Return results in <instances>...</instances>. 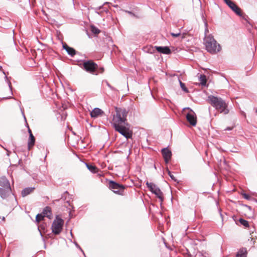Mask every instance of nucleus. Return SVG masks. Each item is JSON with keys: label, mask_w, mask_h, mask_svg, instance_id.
Returning <instances> with one entry per match:
<instances>
[{"label": "nucleus", "mask_w": 257, "mask_h": 257, "mask_svg": "<svg viewBox=\"0 0 257 257\" xmlns=\"http://www.w3.org/2000/svg\"><path fill=\"white\" fill-rule=\"evenodd\" d=\"M208 100L211 105L220 113L224 114L228 113L229 110L227 109V104L221 98L210 95L208 97Z\"/></svg>", "instance_id": "f257e3e1"}, {"label": "nucleus", "mask_w": 257, "mask_h": 257, "mask_svg": "<svg viewBox=\"0 0 257 257\" xmlns=\"http://www.w3.org/2000/svg\"><path fill=\"white\" fill-rule=\"evenodd\" d=\"M204 44L206 50L211 54H216L221 49L220 45L217 43L211 35L204 37Z\"/></svg>", "instance_id": "f03ea898"}, {"label": "nucleus", "mask_w": 257, "mask_h": 257, "mask_svg": "<svg viewBox=\"0 0 257 257\" xmlns=\"http://www.w3.org/2000/svg\"><path fill=\"white\" fill-rule=\"evenodd\" d=\"M115 114H113L112 124L113 126L119 124H125L126 122V116L127 112L125 109L115 107Z\"/></svg>", "instance_id": "7ed1b4c3"}, {"label": "nucleus", "mask_w": 257, "mask_h": 257, "mask_svg": "<svg viewBox=\"0 0 257 257\" xmlns=\"http://www.w3.org/2000/svg\"><path fill=\"white\" fill-rule=\"evenodd\" d=\"M11 188L9 180L5 177L0 178V196L6 198L11 193Z\"/></svg>", "instance_id": "20e7f679"}, {"label": "nucleus", "mask_w": 257, "mask_h": 257, "mask_svg": "<svg viewBox=\"0 0 257 257\" xmlns=\"http://www.w3.org/2000/svg\"><path fill=\"white\" fill-rule=\"evenodd\" d=\"M113 126L116 131L123 136L126 139L132 138V132L130 130V126L128 123H126L125 124H122Z\"/></svg>", "instance_id": "39448f33"}, {"label": "nucleus", "mask_w": 257, "mask_h": 257, "mask_svg": "<svg viewBox=\"0 0 257 257\" xmlns=\"http://www.w3.org/2000/svg\"><path fill=\"white\" fill-rule=\"evenodd\" d=\"M64 221L62 219L57 216L53 221L52 225V230L55 234H59L62 231Z\"/></svg>", "instance_id": "423d86ee"}, {"label": "nucleus", "mask_w": 257, "mask_h": 257, "mask_svg": "<svg viewBox=\"0 0 257 257\" xmlns=\"http://www.w3.org/2000/svg\"><path fill=\"white\" fill-rule=\"evenodd\" d=\"M109 188L115 193L118 195H123L125 186L118 184L114 181H110Z\"/></svg>", "instance_id": "0eeeda50"}, {"label": "nucleus", "mask_w": 257, "mask_h": 257, "mask_svg": "<svg viewBox=\"0 0 257 257\" xmlns=\"http://www.w3.org/2000/svg\"><path fill=\"white\" fill-rule=\"evenodd\" d=\"M146 185L149 188V190L154 194H155L161 200L163 201V193L160 189V188L155 184L153 183H149L147 182Z\"/></svg>", "instance_id": "6e6552de"}, {"label": "nucleus", "mask_w": 257, "mask_h": 257, "mask_svg": "<svg viewBox=\"0 0 257 257\" xmlns=\"http://www.w3.org/2000/svg\"><path fill=\"white\" fill-rule=\"evenodd\" d=\"M83 67L87 72L90 73H94L98 68L97 65L92 60L84 62Z\"/></svg>", "instance_id": "1a4fd4ad"}, {"label": "nucleus", "mask_w": 257, "mask_h": 257, "mask_svg": "<svg viewBox=\"0 0 257 257\" xmlns=\"http://www.w3.org/2000/svg\"><path fill=\"white\" fill-rule=\"evenodd\" d=\"M225 4L238 16H241L240 8L233 2L230 0H224Z\"/></svg>", "instance_id": "9d476101"}, {"label": "nucleus", "mask_w": 257, "mask_h": 257, "mask_svg": "<svg viewBox=\"0 0 257 257\" xmlns=\"http://www.w3.org/2000/svg\"><path fill=\"white\" fill-rule=\"evenodd\" d=\"M186 118L190 124L193 126H195L197 122V118L195 112L192 110H190V112L186 115Z\"/></svg>", "instance_id": "9b49d317"}, {"label": "nucleus", "mask_w": 257, "mask_h": 257, "mask_svg": "<svg viewBox=\"0 0 257 257\" xmlns=\"http://www.w3.org/2000/svg\"><path fill=\"white\" fill-rule=\"evenodd\" d=\"M162 153L165 163H168L171 158V152L167 148H166L162 150Z\"/></svg>", "instance_id": "f8f14e48"}, {"label": "nucleus", "mask_w": 257, "mask_h": 257, "mask_svg": "<svg viewBox=\"0 0 257 257\" xmlns=\"http://www.w3.org/2000/svg\"><path fill=\"white\" fill-rule=\"evenodd\" d=\"M155 48L157 51L160 53L165 54H169L171 53V50L168 47L156 46Z\"/></svg>", "instance_id": "ddd939ff"}, {"label": "nucleus", "mask_w": 257, "mask_h": 257, "mask_svg": "<svg viewBox=\"0 0 257 257\" xmlns=\"http://www.w3.org/2000/svg\"><path fill=\"white\" fill-rule=\"evenodd\" d=\"M103 113V111L99 108H95L90 112V116L91 117H97L98 116L102 115Z\"/></svg>", "instance_id": "4468645a"}, {"label": "nucleus", "mask_w": 257, "mask_h": 257, "mask_svg": "<svg viewBox=\"0 0 257 257\" xmlns=\"http://www.w3.org/2000/svg\"><path fill=\"white\" fill-rule=\"evenodd\" d=\"M247 251L246 248L241 247L237 252L235 257H247Z\"/></svg>", "instance_id": "2eb2a0df"}, {"label": "nucleus", "mask_w": 257, "mask_h": 257, "mask_svg": "<svg viewBox=\"0 0 257 257\" xmlns=\"http://www.w3.org/2000/svg\"><path fill=\"white\" fill-rule=\"evenodd\" d=\"M43 216L47 217L48 218H50L52 215L51 213V209L50 207L47 206L46 207L43 211Z\"/></svg>", "instance_id": "dca6fc26"}, {"label": "nucleus", "mask_w": 257, "mask_h": 257, "mask_svg": "<svg viewBox=\"0 0 257 257\" xmlns=\"http://www.w3.org/2000/svg\"><path fill=\"white\" fill-rule=\"evenodd\" d=\"M63 48L65 49L68 54L71 56H73L76 54L75 50L67 45H63Z\"/></svg>", "instance_id": "f3484780"}, {"label": "nucleus", "mask_w": 257, "mask_h": 257, "mask_svg": "<svg viewBox=\"0 0 257 257\" xmlns=\"http://www.w3.org/2000/svg\"><path fill=\"white\" fill-rule=\"evenodd\" d=\"M35 142V139L32 134H30L28 141V148L30 150L34 145Z\"/></svg>", "instance_id": "a211bd4d"}, {"label": "nucleus", "mask_w": 257, "mask_h": 257, "mask_svg": "<svg viewBox=\"0 0 257 257\" xmlns=\"http://www.w3.org/2000/svg\"><path fill=\"white\" fill-rule=\"evenodd\" d=\"M34 190V188H27L23 189L22 191V195L23 197L26 196L31 193Z\"/></svg>", "instance_id": "6ab92c4d"}, {"label": "nucleus", "mask_w": 257, "mask_h": 257, "mask_svg": "<svg viewBox=\"0 0 257 257\" xmlns=\"http://www.w3.org/2000/svg\"><path fill=\"white\" fill-rule=\"evenodd\" d=\"M200 84L201 86H205L206 84V78L204 75H200L199 77Z\"/></svg>", "instance_id": "aec40b11"}, {"label": "nucleus", "mask_w": 257, "mask_h": 257, "mask_svg": "<svg viewBox=\"0 0 257 257\" xmlns=\"http://www.w3.org/2000/svg\"><path fill=\"white\" fill-rule=\"evenodd\" d=\"M86 165L89 171L91 172L95 173L97 170V168L92 165H89L88 164H86Z\"/></svg>", "instance_id": "412c9836"}, {"label": "nucleus", "mask_w": 257, "mask_h": 257, "mask_svg": "<svg viewBox=\"0 0 257 257\" xmlns=\"http://www.w3.org/2000/svg\"><path fill=\"white\" fill-rule=\"evenodd\" d=\"M239 221L240 223V224H241L244 227H248L249 226V223L247 221H246L242 218H240L239 220Z\"/></svg>", "instance_id": "4be33fe9"}, {"label": "nucleus", "mask_w": 257, "mask_h": 257, "mask_svg": "<svg viewBox=\"0 0 257 257\" xmlns=\"http://www.w3.org/2000/svg\"><path fill=\"white\" fill-rule=\"evenodd\" d=\"M44 216L42 214H38L37 215L36 217V221L38 223L40 221L43 219Z\"/></svg>", "instance_id": "5701e85b"}, {"label": "nucleus", "mask_w": 257, "mask_h": 257, "mask_svg": "<svg viewBox=\"0 0 257 257\" xmlns=\"http://www.w3.org/2000/svg\"><path fill=\"white\" fill-rule=\"evenodd\" d=\"M179 82H180V86H181V88H182V89L185 92H188V89L187 88V87L185 86V85L184 83H183L182 81H181L180 80L179 81Z\"/></svg>", "instance_id": "b1692460"}, {"label": "nucleus", "mask_w": 257, "mask_h": 257, "mask_svg": "<svg viewBox=\"0 0 257 257\" xmlns=\"http://www.w3.org/2000/svg\"><path fill=\"white\" fill-rule=\"evenodd\" d=\"M91 31L93 33L98 34L100 33V30L94 26L91 27Z\"/></svg>", "instance_id": "393cba45"}, {"label": "nucleus", "mask_w": 257, "mask_h": 257, "mask_svg": "<svg viewBox=\"0 0 257 257\" xmlns=\"http://www.w3.org/2000/svg\"><path fill=\"white\" fill-rule=\"evenodd\" d=\"M204 25H205V36H208L209 34H208L209 33V30L208 29V28H207V23L206 22H204Z\"/></svg>", "instance_id": "a878e982"}, {"label": "nucleus", "mask_w": 257, "mask_h": 257, "mask_svg": "<svg viewBox=\"0 0 257 257\" xmlns=\"http://www.w3.org/2000/svg\"><path fill=\"white\" fill-rule=\"evenodd\" d=\"M241 195L243 196V197L246 200H250L251 199L250 196L246 193H242L241 194Z\"/></svg>", "instance_id": "bb28decb"}, {"label": "nucleus", "mask_w": 257, "mask_h": 257, "mask_svg": "<svg viewBox=\"0 0 257 257\" xmlns=\"http://www.w3.org/2000/svg\"><path fill=\"white\" fill-rule=\"evenodd\" d=\"M167 172H168V174L169 175V176L170 177V178L174 181H176V179H175V176L172 174L171 172L170 171H169V170H167Z\"/></svg>", "instance_id": "cd10ccee"}, {"label": "nucleus", "mask_w": 257, "mask_h": 257, "mask_svg": "<svg viewBox=\"0 0 257 257\" xmlns=\"http://www.w3.org/2000/svg\"><path fill=\"white\" fill-rule=\"evenodd\" d=\"M180 34H181L180 33H171V36L173 37H179V36H180Z\"/></svg>", "instance_id": "c85d7f7f"}, {"label": "nucleus", "mask_w": 257, "mask_h": 257, "mask_svg": "<svg viewBox=\"0 0 257 257\" xmlns=\"http://www.w3.org/2000/svg\"><path fill=\"white\" fill-rule=\"evenodd\" d=\"M232 127H227L224 130L225 131H231V130H232Z\"/></svg>", "instance_id": "c756f323"}, {"label": "nucleus", "mask_w": 257, "mask_h": 257, "mask_svg": "<svg viewBox=\"0 0 257 257\" xmlns=\"http://www.w3.org/2000/svg\"><path fill=\"white\" fill-rule=\"evenodd\" d=\"M9 88L10 89L11 91L12 92V88H11V83H9Z\"/></svg>", "instance_id": "7c9ffc66"}, {"label": "nucleus", "mask_w": 257, "mask_h": 257, "mask_svg": "<svg viewBox=\"0 0 257 257\" xmlns=\"http://www.w3.org/2000/svg\"><path fill=\"white\" fill-rule=\"evenodd\" d=\"M29 135L31 134H32V131L30 128H29Z\"/></svg>", "instance_id": "2f4dec72"}, {"label": "nucleus", "mask_w": 257, "mask_h": 257, "mask_svg": "<svg viewBox=\"0 0 257 257\" xmlns=\"http://www.w3.org/2000/svg\"><path fill=\"white\" fill-rule=\"evenodd\" d=\"M101 72H103L104 69H103V68H101Z\"/></svg>", "instance_id": "473e14b6"}, {"label": "nucleus", "mask_w": 257, "mask_h": 257, "mask_svg": "<svg viewBox=\"0 0 257 257\" xmlns=\"http://www.w3.org/2000/svg\"><path fill=\"white\" fill-rule=\"evenodd\" d=\"M2 219H3V220H5V217H3V218H2Z\"/></svg>", "instance_id": "72a5a7b5"}, {"label": "nucleus", "mask_w": 257, "mask_h": 257, "mask_svg": "<svg viewBox=\"0 0 257 257\" xmlns=\"http://www.w3.org/2000/svg\"><path fill=\"white\" fill-rule=\"evenodd\" d=\"M2 70V67L0 66V70Z\"/></svg>", "instance_id": "f704fd0d"}, {"label": "nucleus", "mask_w": 257, "mask_h": 257, "mask_svg": "<svg viewBox=\"0 0 257 257\" xmlns=\"http://www.w3.org/2000/svg\"><path fill=\"white\" fill-rule=\"evenodd\" d=\"M247 207L249 209H250V208H251V207H250V206H247Z\"/></svg>", "instance_id": "c9c22d12"}, {"label": "nucleus", "mask_w": 257, "mask_h": 257, "mask_svg": "<svg viewBox=\"0 0 257 257\" xmlns=\"http://www.w3.org/2000/svg\"><path fill=\"white\" fill-rule=\"evenodd\" d=\"M185 109H190V108L189 107L186 108Z\"/></svg>", "instance_id": "e433bc0d"}, {"label": "nucleus", "mask_w": 257, "mask_h": 257, "mask_svg": "<svg viewBox=\"0 0 257 257\" xmlns=\"http://www.w3.org/2000/svg\"><path fill=\"white\" fill-rule=\"evenodd\" d=\"M256 112H257V110H256Z\"/></svg>", "instance_id": "4c0bfd02"}]
</instances>
